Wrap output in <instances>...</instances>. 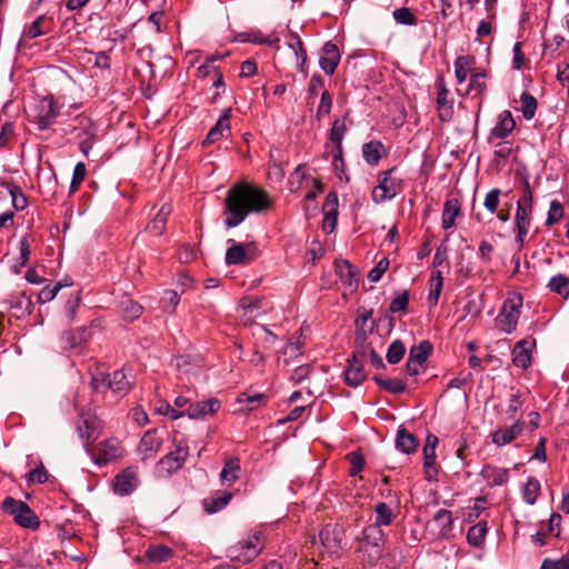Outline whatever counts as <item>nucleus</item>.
<instances>
[{"label":"nucleus","mask_w":569,"mask_h":569,"mask_svg":"<svg viewBox=\"0 0 569 569\" xmlns=\"http://www.w3.org/2000/svg\"><path fill=\"white\" fill-rule=\"evenodd\" d=\"M521 306V298H519L518 301L513 299L505 300L498 316L495 319L496 327L506 333L513 332L517 328Z\"/></svg>","instance_id":"obj_9"},{"label":"nucleus","mask_w":569,"mask_h":569,"mask_svg":"<svg viewBox=\"0 0 569 569\" xmlns=\"http://www.w3.org/2000/svg\"><path fill=\"white\" fill-rule=\"evenodd\" d=\"M16 138V124L12 121H4L0 126V149H10Z\"/></svg>","instance_id":"obj_47"},{"label":"nucleus","mask_w":569,"mask_h":569,"mask_svg":"<svg viewBox=\"0 0 569 569\" xmlns=\"http://www.w3.org/2000/svg\"><path fill=\"white\" fill-rule=\"evenodd\" d=\"M70 283H63L61 281L57 282L56 284L51 286L48 284L42 288V290L39 292L38 300L40 303H46L54 299L59 290L66 286H69Z\"/></svg>","instance_id":"obj_54"},{"label":"nucleus","mask_w":569,"mask_h":569,"mask_svg":"<svg viewBox=\"0 0 569 569\" xmlns=\"http://www.w3.org/2000/svg\"><path fill=\"white\" fill-rule=\"evenodd\" d=\"M486 77V71H478L471 73L467 93L476 91L478 96H483L487 90V84L483 81Z\"/></svg>","instance_id":"obj_49"},{"label":"nucleus","mask_w":569,"mask_h":569,"mask_svg":"<svg viewBox=\"0 0 569 569\" xmlns=\"http://www.w3.org/2000/svg\"><path fill=\"white\" fill-rule=\"evenodd\" d=\"M389 268V260L387 258L381 259L377 264L369 271L368 279L372 282H378L383 273Z\"/></svg>","instance_id":"obj_63"},{"label":"nucleus","mask_w":569,"mask_h":569,"mask_svg":"<svg viewBox=\"0 0 569 569\" xmlns=\"http://www.w3.org/2000/svg\"><path fill=\"white\" fill-rule=\"evenodd\" d=\"M346 531L339 523H327L319 531V540L330 558L338 559L342 552V540Z\"/></svg>","instance_id":"obj_7"},{"label":"nucleus","mask_w":569,"mask_h":569,"mask_svg":"<svg viewBox=\"0 0 569 569\" xmlns=\"http://www.w3.org/2000/svg\"><path fill=\"white\" fill-rule=\"evenodd\" d=\"M533 343L522 339L518 341L511 352L512 356V363L521 368L523 370L528 369L531 366L532 356H531V349Z\"/></svg>","instance_id":"obj_24"},{"label":"nucleus","mask_w":569,"mask_h":569,"mask_svg":"<svg viewBox=\"0 0 569 569\" xmlns=\"http://www.w3.org/2000/svg\"><path fill=\"white\" fill-rule=\"evenodd\" d=\"M331 108H332V97L329 93V91L323 90L322 93H321L320 103H319V106L317 108L316 119L318 121H321V119L323 117H326V116H328L330 113Z\"/></svg>","instance_id":"obj_55"},{"label":"nucleus","mask_w":569,"mask_h":569,"mask_svg":"<svg viewBox=\"0 0 569 569\" xmlns=\"http://www.w3.org/2000/svg\"><path fill=\"white\" fill-rule=\"evenodd\" d=\"M431 351H432V345L428 340H422L419 342V345L412 346L410 348L408 359L423 365L427 361Z\"/></svg>","instance_id":"obj_44"},{"label":"nucleus","mask_w":569,"mask_h":569,"mask_svg":"<svg viewBox=\"0 0 569 569\" xmlns=\"http://www.w3.org/2000/svg\"><path fill=\"white\" fill-rule=\"evenodd\" d=\"M231 108H227L222 111L216 124L209 130L207 137L202 141V146L207 147L213 144L224 137H228L231 132L230 126Z\"/></svg>","instance_id":"obj_16"},{"label":"nucleus","mask_w":569,"mask_h":569,"mask_svg":"<svg viewBox=\"0 0 569 569\" xmlns=\"http://www.w3.org/2000/svg\"><path fill=\"white\" fill-rule=\"evenodd\" d=\"M171 212L172 207L164 203L156 217L147 224L146 231L154 237L161 236L166 231L167 221Z\"/></svg>","instance_id":"obj_27"},{"label":"nucleus","mask_w":569,"mask_h":569,"mask_svg":"<svg viewBox=\"0 0 569 569\" xmlns=\"http://www.w3.org/2000/svg\"><path fill=\"white\" fill-rule=\"evenodd\" d=\"M173 449L162 457L158 465V472L162 476H170L181 469L189 456L188 441L180 432H174L172 437Z\"/></svg>","instance_id":"obj_5"},{"label":"nucleus","mask_w":569,"mask_h":569,"mask_svg":"<svg viewBox=\"0 0 569 569\" xmlns=\"http://www.w3.org/2000/svg\"><path fill=\"white\" fill-rule=\"evenodd\" d=\"M405 353H406L405 343L400 339H397L390 343L386 358L389 363L396 365L401 361Z\"/></svg>","instance_id":"obj_48"},{"label":"nucleus","mask_w":569,"mask_h":569,"mask_svg":"<svg viewBox=\"0 0 569 569\" xmlns=\"http://www.w3.org/2000/svg\"><path fill=\"white\" fill-rule=\"evenodd\" d=\"M375 523L368 525L367 527H377L378 529H381L383 526H390L396 518V513L393 512L392 508L386 502H378L375 506Z\"/></svg>","instance_id":"obj_33"},{"label":"nucleus","mask_w":569,"mask_h":569,"mask_svg":"<svg viewBox=\"0 0 569 569\" xmlns=\"http://www.w3.org/2000/svg\"><path fill=\"white\" fill-rule=\"evenodd\" d=\"M365 355H361V347L355 350L348 359V366L345 370V381L350 387H357L362 383L367 378V372L363 368Z\"/></svg>","instance_id":"obj_12"},{"label":"nucleus","mask_w":569,"mask_h":569,"mask_svg":"<svg viewBox=\"0 0 569 569\" xmlns=\"http://www.w3.org/2000/svg\"><path fill=\"white\" fill-rule=\"evenodd\" d=\"M138 483L137 467H128L121 470L113 479V490L121 496L130 495Z\"/></svg>","instance_id":"obj_17"},{"label":"nucleus","mask_w":569,"mask_h":569,"mask_svg":"<svg viewBox=\"0 0 569 569\" xmlns=\"http://www.w3.org/2000/svg\"><path fill=\"white\" fill-rule=\"evenodd\" d=\"M347 459L350 463V476H357L365 468V458L362 453L358 451L350 452L347 455Z\"/></svg>","instance_id":"obj_57"},{"label":"nucleus","mask_w":569,"mask_h":569,"mask_svg":"<svg viewBox=\"0 0 569 569\" xmlns=\"http://www.w3.org/2000/svg\"><path fill=\"white\" fill-rule=\"evenodd\" d=\"M548 288L551 292L567 299L569 297V277L562 273L553 276L548 282Z\"/></svg>","instance_id":"obj_43"},{"label":"nucleus","mask_w":569,"mask_h":569,"mask_svg":"<svg viewBox=\"0 0 569 569\" xmlns=\"http://www.w3.org/2000/svg\"><path fill=\"white\" fill-rule=\"evenodd\" d=\"M33 111L31 121L39 130L44 131L56 122L60 114V107L52 96H47L38 100Z\"/></svg>","instance_id":"obj_8"},{"label":"nucleus","mask_w":569,"mask_h":569,"mask_svg":"<svg viewBox=\"0 0 569 569\" xmlns=\"http://www.w3.org/2000/svg\"><path fill=\"white\" fill-rule=\"evenodd\" d=\"M525 428V421L517 419L510 427H502L491 433V440L498 447L511 443L520 436Z\"/></svg>","instance_id":"obj_19"},{"label":"nucleus","mask_w":569,"mask_h":569,"mask_svg":"<svg viewBox=\"0 0 569 569\" xmlns=\"http://www.w3.org/2000/svg\"><path fill=\"white\" fill-rule=\"evenodd\" d=\"M540 569H569V551L559 559H543Z\"/></svg>","instance_id":"obj_59"},{"label":"nucleus","mask_w":569,"mask_h":569,"mask_svg":"<svg viewBox=\"0 0 569 569\" xmlns=\"http://www.w3.org/2000/svg\"><path fill=\"white\" fill-rule=\"evenodd\" d=\"M131 389V382L128 380L123 370H116L108 376V390L116 396L122 397Z\"/></svg>","instance_id":"obj_29"},{"label":"nucleus","mask_w":569,"mask_h":569,"mask_svg":"<svg viewBox=\"0 0 569 569\" xmlns=\"http://www.w3.org/2000/svg\"><path fill=\"white\" fill-rule=\"evenodd\" d=\"M122 306L123 315L127 320L132 321L139 318L142 313V307L132 300L124 301Z\"/></svg>","instance_id":"obj_62"},{"label":"nucleus","mask_w":569,"mask_h":569,"mask_svg":"<svg viewBox=\"0 0 569 569\" xmlns=\"http://www.w3.org/2000/svg\"><path fill=\"white\" fill-rule=\"evenodd\" d=\"M18 507L21 509V512L17 515L14 521L23 528L38 529L40 520L31 508L28 505H19Z\"/></svg>","instance_id":"obj_37"},{"label":"nucleus","mask_w":569,"mask_h":569,"mask_svg":"<svg viewBox=\"0 0 569 569\" xmlns=\"http://www.w3.org/2000/svg\"><path fill=\"white\" fill-rule=\"evenodd\" d=\"M266 399V396L263 393H256L253 396H250L248 393H242L239 398V402H246L247 409L249 411H252L257 409Z\"/></svg>","instance_id":"obj_61"},{"label":"nucleus","mask_w":569,"mask_h":569,"mask_svg":"<svg viewBox=\"0 0 569 569\" xmlns=\"http://www.w3.org/2000/svg\"><path fill=\"white\" fill-rule=\"evenodd\" d=\"M409 303V292L408 290H403L399 295H397L390 302L389 310L392 313L399 311H406Z\"/></svg>","instance_id":"obj_60"},{"label":"nucleus","mask_w":569,"mask_h":569,"mask_svg":"<svg viewBox=\"0 0 569 569\" xmlns=\"http://www.w3.org/2000/svg\"><path fill=\"white\" fill-rule=\"evenodd\" d=\"M229 242H232V244L227 249L224 257L228 266L248 264L257 258L258 250L253 242L242 243L232 239Z\"/></svg>","instance_id":"obj_11"},{"label":"nucleus","mask_w":569,"mask_h":569,"mask_svg":"<svg viewBox=\"0 0 569 569\" xmlns=\"http://www.w3.org/2000/svg\"><path fill=\"white\" fill-rule=\"evenodd\" d=\"M500 194L501 190L498 188H493L487 192L483 200V206L490 213L497 212L500 203Z\"/></svg>","instance_id":"obj_58"},{"label":"nucleus","mask_w":569,"mask_h":569,"mask_svg":"<svg viewBox=\"0 0 569 569\" xmlns=\"http://www.w3.org/2000/svg\"><path fill=\"white\" fill-rule=\"evenodd\" d=\"M348 118V113L342 119H336L332 122V127L329 132V141L335 144V148L338 150V157L340 158V153H342V140L348 130L346 124V119Z\"/></svg>","instance_id":"obj_32"},{"label":"nucleus","mask_w":569,"mask_h":569,"mask_svg":"<svg viewBox=\"0 0 569 569\" xmlns=\"http://www.w3.org/2000/svg\"><path fill=\"white\" fill-rule=\"evenodd\" d=\"M472 59L466 56H459L453 63L455 67V76L458 83H462L466 81L468 77V68L470 66Z\"/></svg>","instance_id":"obj_51"},{"label":"nucleus","mask_w":569,"mask_h":569,"mask_svg":"<svg viewBox=\"0 0 569 569\" xmlns=\"http://www.w3.org/2000/svg\"><path fill=\"white\" fill-rule=\"evenodd\" d=\"M437 88V109L439 119L442 122H449L453 117V99L446 86L442 76H439L435 83Z\"/></svg>","instance_id":"obj_13"},{"label":"nucleus","mask_w":569,"mask_h":569,"mask_svg":"<svg viewBox=\"0 0 569 569\" xmlns=\"http://www.w3.org/2000/svg\"><path fill=\"white\" fill-rule=\"evenodd\" d=\"M356 542L355 553L362 566L373 567L382 558L386 545L382 529L365 527Z\"/></svg>","instance_id":"obj_2"},{"label":"nucleus","mask_w":569,"mask_h":569,"mask_svg":"<svg viewBox=\"0 0 569 569\" xmlns=\"http://www.w3.org/2000/svg\"><path fill=\"white\" fill-rule=\"evenodd\" d=\"M377 180L378 184L371 192V198L375 203H383L391 200L405 189L403 179L398 176L397 167L381 171Z\"/></svg>","instance_id":"obj_4"},{"label":"nucleus","mask_w":569,"mask_h":569,"mask_svg":"<svg viewBox=\"0 0 569 569\" xmlns=\"http://www.w3.org/2000/svg\"><path fill=\"white\" fill-rule=\"evenodd\" d=\"M240 470L241 469L238 459L228 460L220 472L222 485L231 486L233 482H236L239 478Z\"/></svg>","instance_id":"obj_39"},{"label":"nucleus","mask_w":569,"mask_h":569,"mask_svg":"<svg viewBox=\"0 0 569 569\" xmlns=\"http://www.w3.org/2000/svg\"><path fill=\"white\" fill-rule=\"evenodd\" d=\"M163 443V438L159 436L157 429L147 430L140 439L138 450L142 459L153 457Z\"/></svg>","instance_id":"obj_18"},{"label":"nucleus","mask_w":569,"mask_h":569,"mask_svg":"<svg viewBox=\"0 0 569 569\" xmlns=\"http://www.w3.org/2000/svg\"><path fill=\"white\" fill-rule=\"evenodd\" d=\"M93 322L88 327H79L77 329L67 330L61 335V343L63 349H82L92 337Z\"/></svg>","instance_id":"obj_15"},{"label":"nucleus","mask_w":569,"mask_h":569,"mask_svg":"<svg viewBox=\"0 0 569 569\" xmlns=\"http://www.w3.org/2000/svg\"><path fill=\"white\" fill-rule=\"evenodd\" d=\"M383 156L386 149L379 140H371L362 146V157L370 166H377Z\"/></svg>","instance_id":"obj_31"},{"label":"nucleus","mask_w":569,"mask_h":569,"mask_svg":"<svg viewBox=\"0 0 569 569\" xmlns=\"http://www.w3.org/2000/svg\"><path fill=\"white\" fill-rule=\"evenodd\" d=\"M520 102L523 118L526 120H531L537 111V99L528 91H523L520 96Z\"/></svg>","instance_id":"obj_45"},{"label":"nucleus","mask_w":569,"mask_h":569,"mask_svg":"<svg viewBox=\"0 0 569 569\" xmlns=\"http://www.w3.org/2000/svg\"><path fill=\"white\" fill-rule=\"evenodd\" d=\"M262 533L254 531L249 535L247 539L238 541L233 546L228 548V557L232 561L247 563L252 561L259 556L263 549V542L261 540Z\"/></svg>","instance_id":"obj_6"},{"label":"nucleus","mask_w":569,"mask_h":569,"mask_svg":"<svg viewBox=\"0 0 569 569\" xmlns=\"http://www.w3.org/2000/svg\"><path fill=\"white\" fill-rule=\"evenodd\" d=\"M86 173V164L83 162H78L73 169L72 179L69 187L70 193H74L76 191H78L80 184L84 180Z\"/></svg>","instance_id":"obj_56"},{"label":"nucleus","mask_w":569,"mask_h":569,"mask_svg":"<svg viewBox=\"0 0 569 569\" xmlns=\"http://www.w3.org/2000/svg\"><path fill=\"white\" fill-rule=\"evenodd\" d=\"M373 315L372 309H361L358 311L357 319L355 321L356 325V342L361 347V355H365V342L367 340L368 332H371L373 326H370L369 330L366 329L368 321L371 319Z\"/></svg>","instance_id":"obj_25"},{"label":"nucleus","mask_w":569,"mask_h":569,"mask_svg":"<svg viewBox=\"0 0 569 569\" xmlns=\"http://www.w3.org/2000/svg\"><path fill=\"white\" fill-rule=\"evenodd\" d=\"M516 128V121L509 110L501 111L497 117V122L490 131V139H506Z\"/></svg>","instance_id":"obj_20"},{"label":"nucleus","mask_w":569,"mask_h":569,"mask_svg":"<svg viewBox=\"0 0 569 569\" xmlns=\"http://www.w3.org/2000/svg\"><path fill=\"white\" fill-rule=\"evenodd\" d=\"M19 505H27V503L23 501H20V500H16L12 497H7L2 501L1 508L4 512H8L11 516H13V519L16 520L17 515H19L21 512V509L18 507Z\"/></svg>","instance_id":"obj_64"},{"label":"nucleus","mask_w":569,"mask_h":569,"mask_svg":"<svg viewBox=\"0 0 569 569\" xmlns=\"http://www.w3.org/2000/svg\"><path fill=\"white\" fill-rule=\"evenodd\" d=\"M231 498V492L218 491L214 496L203 500V508L208 513L218 512L230 502Z\"/></svg>","instance_id":"obj_35"},{"label":"nucleus","mask_w":569,"mask_h":569,"mask_svg":"<svg viewBox=\"0 0 569 569\" xmlns=\"http://www.w3.org/2000/svg\"><path fill=\"white\" fill-rule=\"evenodd\" d=\"M373 381L380 389L392 395H400L406 391V383L401 379H383L381 376H373Z\"/></svg>","instance_id":"obj_41"},{"label":"nucleus","mask_w":569,"mask_h":569,"mask_svg":"<svg viewBox=\"0 0 569 569\" xmlns=\"http://www.w3.org/2000/svg\"><path fill=\"white\" fill-rule=\"evenodd\" d=\"M565 216L562 204L558 200L550 202L549 211L547 213L546 226L551 227L558 223Z\"/></svg>","instance_id":"obj_52"},{"label":"nucleus","mask_w":569,"mask_h":569,"mask_svg":"<svg viewBox=\"0 0 569 569\" xmlns=\"http://www.w3.org/2000/svg\"><path fill=\"white\" fill-rule=\"evenodd\" d=\"M533 212V196L528 181L525 187L520 199L517 201V209L515 214V242L518 250H521L526 244V237L528 236Z\"/></svg>","instance_id":"obj_3"},{"label":"nucleus","mask_w":569,"mask_h":569,"mask_svg":"<svg viewBox=\"0 0 569 569\" xmlns=\"http://www.w3.org/2000/svg\"><path fill=\"white\" fill-rule=\"evenodd\" d=\"M268 192L248 182H238L229 188L223 202L224 224L234 228L251 213H261L271 208Z\"/></svg>","instance_id":"obj_1"},{"label":"nucleus","mask_w":569,"mask_h":569,"mask_svg":"<svg viewBox=\"0 0 569 569\" xmlns=\"http://www.w3.org/2000/svg\"><path fill=\"white\" fill-rule=\"evenodd\" d=\"M439 439L437 436L432 433H428L426 438L425 446L422 448L423 455V472L425 478L428 481L436 480L438 477V467L436 463V448L438 446Z\"/></svg>","instance_id":"obj_14"},{"label":"nucleus","mask_w":569,"mask_h":569,"mask_svg":"<svg viewBox=\"0 0 569 569\" xmlns=\"http://www.w3.org/2000/svg\"><path fill=\"white\" fill-rule=\"evenodd\" d=\"M173 556V550L166 545L149 546L144 552V557L149 562L161 563L168 561Z\"/></svg>","instance_id":"obj_36"},{"label":"nucleus","mask_w":569,"mask_h":569,"mask_svg":"<svg viewBox=\"0 0 569 569\" xmlns=\"http://www.w3.org/2000/svg\"><path fill=\"white\" fill-rule=\"evenodd\" d=\"M460 210V201L457 198H450L445 201L441 220V226L445 230L455 226L456 218L459 216Z\"/></svg>","instance_id":"obj_30"},{"label":"nucleus","mask_w":569,"mask_h":569,"mask_svg":"<svg viewBox=\"0 0 569 569\" xmlns=\"http://www.w3.org/2000/svg\"><path fill=\"white\" fill-rule=\"evenodd\" d=\"M336 272L340 281L351 290L358 288L359 278L357 268L348 260H336Z\"/></svg>","instance_id":"obj_22"},{"label":"nucleus","mask_w":569,"mask_h":569,"mask_svg":"<svg viewBox=\"0 0 569 569\" xmlns=\"http://www.w3.org/2000/svg\"><path fill=\"white\" fill-rule=\"evenodd\" d=\"M392 17L399 24L403 26H415L418 22L416 14L407 7L396 9Z\"/></svg>","instance_id":"obj_50"},{"label":"nucleus","mask_w":569,"mask_h":569,"mask_svg":"<svg viewBox=\"0 0 569 569\" xmlns=\"http://www.w3.org/2000/svg\"><path fill=\"white\" fill-rule=\"evenodd\" d=\"M540 495V482L535 477H529L522 486V499L528 505H533Z\"/></svg>","instance_id":"obj_42"},{"label":"nucleus","mask_w":569,"mask_h":569,"mask_svg":"<svg viewBox=\"0 0 569 569\" xmlns=\"http://www.w3.org/2000/svg\"><path fill=\"white\" fill-rule=\"evenodd\" d=\"M339 61L340 53L338 47L331 41L326 42L322 47V54L319 60L320 68L326 74L331 76L335 73Z\"/></svg>","instance_id":"obj_21"},{"label":"nucleus","mask_w":569,"mask_h":569,"mask_svg":"<svg viewBox=\"0 0 569 569\" xmlns=\"http://www.w3.org/2000/svg\"><path fill=\"white\" fill-rule=\"evenodd\" d=\"M124 449L117 438H109L98 443L97 451L92 448L89 452L92 460L98 466H106L107 463L117 460L123 456Z\"/></svg>","instance_id":"obj_10"},{"label":"nucleus","mask_w":569,"mask_h":569,"mask_svg":"<svg viewBox=\"0 0 569 569\" xmlns=\"http://www.w3.org/2000/svg\"><path fill=\"white\" fill-rule=\"evenodd\" d=\"M482 476L490 486H502L509 480L508 469L495 466H486L482 469Z\"/></svg>","instance_id":"obj_34"},{"label":"nucleus","mask_w":569,"mask_h":569,"mask_svg":"<svg viewBox=\"0 0 569 569\" xmlns=\"http://www.w3.org/2000/svg\"><path fill=\"white\" fill-rule=\"evenodd\" d=\"M98 421L91 417H81L78 423V431L82 439L86 440L84 448L87 452L92 451V442L97 439Z\"/></svg>","instance_id":"obj_26"},{"label":"nucleus","mask_w":569,"mask_h":569,"mask_svg":"<svg viewBox=\"0 0 569 569\" xmlns=\"http://www.w3.org/2000/svg\"><path fill=\"white\" fill-rule=\"evenodd\" d=\"M220 409V401L216 398L197 401L190 403L186 410V415L191 419L204 418L208 415H213Z\"/></svg>","instance_id":"obj_23"},{"label":"nucleus","mask_w":569,"mask_h":569,"mask_svg":"<svg viewBox=\"0 0 569 569\" xmlns=\"http://www.w3.org/2000/svg\"><path fill=\"white\" fill-rule=\"evenodd\" d=\"M179 301H180V296L178 295L177 291L166 290L160 300V303H161V308L166 312L172 313L174 311L176 307L178 306Z\"/></svg>","instance_id":"obj_53"},{"label":"nucleus","mask_w":569,"mask_h":569,"mask_svg":"<svg viewBox=\"0 0 569 569\" xmlns=\"http://www.w3.org/2000/svg\"><path fill=\"white\" fill-rule=\"evenodd\" d=\"M7 190H8L9 196L11 197L12 207L16 210L20 211V210H23L24 208H27L28 199L24 196V193L22 192L20 187H18L14 183H7Z\"/></svg>","instance_id":"obj_46"},{"label":"nucleus","mask_w":569,"mask_h":569,"mask_svg":"<svg viewBox=\"0 0 569 569\" xmlns=\"http://www.w3.org/2000/svg\"><path fill=\"white\" fill-rule=\"evenodd\" d=\"M419 447V440L409 432L406 428L400 427L396 436V448L406 453L411 455L417 451Z\"/></svg>","instance_id":"obj_28"},{"label":"nucleus","mask_w":569,"mask_h":569,"mask_svg":"<svg viewBox=\"0 0 569 569\" xmlns=\"http://www.w3.org/2000/svg\"><path fill=\"white\" fill-rule=\"evenodd\" d=\"M487 532H488L487 521L481 520L478 523H476L469 528L468 533H467V540L471 546L480 547L485 541Z\"/></svg>","instance_id":"obj_40"},{"label":"nucleus","mask_w":569,"mask_h":569,"mask_svg":"<svg viewBox=\"0 0 569 569\" xmlns=\"http://www.w3.org/2000/svg\"><path fill=\"white\" fill-rule=\"evenodd\" d=\"M430 291L428 295V302L431 307L438 305L442 287H443V278L442 272L440 270H433L430 277Z\"/></svg>","instance_id":"obj_38"}]
</instances>
